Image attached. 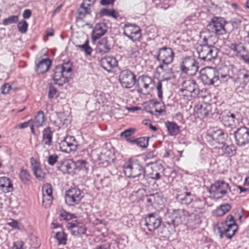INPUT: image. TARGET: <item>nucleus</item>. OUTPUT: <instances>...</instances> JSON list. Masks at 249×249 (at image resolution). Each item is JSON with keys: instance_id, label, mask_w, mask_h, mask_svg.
I'll return each instance as SVG.
<instances>
[{"instance_id": "f257e3e1", "label": "nucleus", "mask_w": 249, "mask_h": 249, "mask_svg": "<svg viewBox=\"0 0 249 249\" xmlns=\"http://www.w3.org/2000/svg\"><path fill=\"white\" fill-rule=\"evenodd\" d=\"M211 37H204L203 43L198 46L196 51L198 57L205 62H213L217 57L219 49L211 42Z\"/></svg>"}, {"instance_id": "f03ea898", "label": "nucleus", "mask_w": 249, "mask_h": 249, "mask_svg": "<svg viewBox=\"0 0 249 249\" xmlns=\"http://www.w3.org/2000/svg\"><path fill=\"white\" fill-rule=\"evenodd\" d=\"M123 168L124 173L128 178H135L141 175L145 176V169L136 159H130L124 163Z\"/></svg>"}, {"instance_id": "7ed1b4c3", "label": "nucleus", "mask_w": 249, "mask_h": 249, "mask_svg": "<svg viewBox=\"0 0 249 249\" xmlns=\"http://www.w3.org/2000/svg\"><path fill=\"white\" fill-rule=\"evenodd\" d=\"M72 71L71 63L67 62L62 65L56 66L53 70V80L56 85L62 86L69 82L68 74Z\"/></svg>"}, {"instance_id": "20e7f679", "label": "nucleus", "mask_w": 249, "mask_h": 249, "mask_svg": "<svg viewBox=\"0 0 249 249\" xmlns=\"http://www.w3.org/2000/svg\"><path fill=\"white\" fill-rule=\"evenodd\" d=\"M199 79L204 85L210 86L219 84L218 71L212 67H205L199 71Z\"/></svg>"}, {"instance_id": "39448f33", "label": "nucleus", "mask_w": 249, "mask_h": 249, "mask_svg": "<svg viewBox=\"0 0 249 249\" xmlns=\"http://www.w3.org/2000/svg\"><path fill=\"white\" fill-rule=\"evenodd\" d=\"M175 53L172 48L163 47L159 48L154 58L159 63L158 68L163 70L164 66L171 64L174 57Z\"/></svg>"}, {"instance_id": "423d86ee", "label": "nucleus", "mask_w": 249, "mask_h": 249, "mask_svg": "<svg viewBox=\"0 0 249 249\" xmlns=\"http://www.w3.org/2000/svg\"><path fill=\"white\" fill-rule=\"evenodd\" d=\"M198 68L199 63L193 56L184 57L180 64L181 72L190 76L195 75Z\"/></svg>"}, {"instance_id": "0eeeda50", "label": "nucleus", "mask_w": 249, "mask_h": 249, "mask_svg": "<svg viewBox=\"0 0 249 249\" xmlns=\"http://www.w3.org/2000/svg\"><path fill=\"white\" fill-rule=\"evenodd\" d=\"M229 23L221 17H214L212 18L210 26L216 35L222 36L229 32L228 25Z\"/></svg>"}, {"instance_id": "6e6552de", "label": "nucleus", "mask_w": 249, "mask_h": 249, "mask_svg": "<svg viewBox=\"0 0 249 249\" xmlns=\"http://www.w3.org/2000/svg\"><path fill=\"white\" fill-rule=\"evenodd\" d=\"M188 215V212L184 209H174L171 213H168L166 215L170 219L167 220L165 223L168 226L175 227L184 222Z\"/></svg>"}, {"instance_id": "1a4fd4ad", "label": "nucleus", "mask_w": 249, "mask_h": 249, "mask_svg": "<svg viewBox=\"0 0 249 249\" xmlns=\"http://www.w3.org/2000/svg\"><path fill=\"white\" fill-rule=\"evenodd\" d=\"M136 77L134 72L129 69H125L120 72L119 80L122 87L130 89L137 83Z\"/></svg>"}, {"instance_id": "9d476101", "label": "nucleus", "mask_w": 249, "mask_h": 249, "mask_svg": "<svg viewBox=\"0 0 249 249\" xmlns=\"http://www.w3.org/2000/svg\"><path fill=\"white\" fill-rule=\"evenodd\" d=\"M180 91L183 96L187 98L189 97L195 98L199 93L198 85L193 80L184 81L181 84Z\"/></svg>"}, {"instance_id": "9b49d317", "label": "nucleus", "mask_w": 249, "mask_h": 249, "mask_svg": "<svg viewBox=\"0 0 249 249\" xmlns=\"http://www.w3.org/2000/svg\"><path fill=\"white\" fill-rule=\"evenodd\" d=\"M235 144L239 147L249 144V128L246 126L238 128L233 133Z\"/></svg>"}, {"instance_id": "f8f14e48", "label": "nucleus", "mask_w": 249, "mask_h": 249, "mask_svg": "<svg viewBox=\"0 0 249 249\" xmlns=\"http://www.w3.org/2000/svg\"><path fill=\"white\" fill-rule=\"evenodd\" d=\"M228 192H231L229 183L224 180H217L211 185L209 190V193L218 197H222L228 194Z\"/></svg>"}, {"instance_id": "ddd939ff", "label": "nucleus", "mask_w": 249, "mask_h": 249, "mask_svg": "<svg viewBox=\"0 0 249 249\" xmlns=\"http://www.w3.org/2000/svg\"><path fill=\"white\" fill-rule=\"evenodd\" d=\"M154 80L146 75H142L139 76L136 87L139 93H142L143 90L145 93H149L154 88Z\"/></svg>"}, {"instance_id": "4468645a", "label": "nucleus", "mask_w": 249, "mask_h": 249, "mask_svg": "<svg viewBox=\"0 0 249 249\" xmlns=\"http://www.w3.org/2000/svg\"><path fill=\"white\" fill-rule=\"evenodd\" d=\"M83 196L81 190L76 187H71L66 192L65 202L69 206H74L79 204Z\"/></svg>"}, {"instance_id": "2eb2a0df", "label": "nucleus", "mask_w": 249, "mask_h": 249, "mask_svg": "<svg viewBox=\"0 0 249 249\" xmlns=\"http://www.w3.org/2000/svg\"><path fill=\"white\" fill-rule=\"evenodd\" d=\"M242 120L241 113L238 111H229L222 116V123L227 127L235 126Z\"/></svg>"}, {"instance_id": "dca6fc26", "label": "nucleus", "mask_w": 249, "mask_h": 249, "mask_svg": "<svg viewBox=\"0 0 249 249\" xmlns=\"http://www.w3.org/2000/svg\"><path fill=\"white\" fill-rule=\"evenodd\" d=\"M77 142L75 137L71 136H67L59 143L60 150L67 153L75 151L77 150Z\"/></svg>"}, {"instance_id": "f3484780", "label": "nucleus", "mask_w": 249, "mask_h": 249, "mask_svg": "<svg viewBox=\"0 0 249 249\" xmlns=\"http://www.w3.org/2000/svg\"><path fill=\"white\" fill-rule=\"evenodd\" d=\"M124 35L133 41H137L141 37V30L133 24H126L124 26Z\"/></svg>"}, {"instance_id": "a211bd4d", "label": "nucleus", "mask_w": 249, "mask_h": 249, "mask_svg": "<svg viewBox=\"0 0 249 249\" xmlns=\"http://www.w3.org/2000/svg\"><path fill=\"white\" fill-rule=\"evenodd\" d=\"M144 225L149 231H154L158 229L161 225V218L156 213H151L148 214L144 218Z\"/></svg>"}, {"instance_id": "6ab92c4d", "label": "nucleus", "mask_w": 249, "mask_h": 249, "mask_svg": "<svg viewBox=\"0 0 249 249\" xmlns=\"http://www.w3.org/2000/svg\"><path fill=\"white\" fill-rule=\"evenodd\" d=\"M226 137L227 135L221 129L213 130L206 136L207 141L212 145L214 144V142L222 145L224 144L225 143V141Z\"/></svg>"}, {"instance_id": "aec40b11", "label": "nucleus", "mask_w": 249, "mask_h": 249, "mask_svg": "<svg viewBox=\"0 0 249 249\" xmlns=\"http://www.w3.org/2000/svg\"><path fill=\"white\" fill-rule=\"evenodd\" d=\"M225 226H226L225 229V236L228 238L231 239L238 230V225L232 215L229 214L227 216Z\"/></svg>"}, {"instance_id": "412c9836", "label": "nucleus", "mask_w": 249, "mask_h": 249, "mask_svg": "<svg viewBox=\"0 0 249 249\" xmlns=\"http://www.w3.org/2000/svg\"><path fill=\"white\" fill-rule=\"evenodd\" d=\"M57 118L54 123L59 128L67 127L71 124L72 117L69 113L60 112L57 113Z\"/></svg>"}, {"instance_id": "4be33fe9", "label": "nucleus", "mask_w": 249, "mask_h": 249, "mask_svg": "<svg viewBox=\"0 0 249 249\" xmlns=\"http://www.w3.org/2000/svg\"><path fill=\"white\" fill-rule=\"evenodd\" d=\"M195 111L200 118H204L212 114V107L210 104L202 102L198 104L195 108Z\"/></svg>"}, {"instance_id": "5701e85b", "label": "nucleus", "mask_w": 249, "mask_h": 249, "mask_svg": "<svg viewBox=\"0 0 249 249\" xmlns=\"http://www.w3.org/2000/svg\"><path fill=\"white\" fill-rule=\"evenodd\" d=\"M52 65V61L49 58L36 60V71L38 74H43L46 72Z\"/></svg>"}, {"instance_id": "b1692460", "label": "nucleus", "mask_w": 249, "mask_h": 249, "mask_svg": "<svg viewBox=\"0 0 249 249\" xmlns=\"http://www.w3.org/2000/svg\"><path fill=\"white\" fill-rule=\"evenodd\" d=\"M69 228L71 230V234L73 235L77 236L86 233L87 229L83 223L76 220L69 223Z\"/></svg>"}, {"instance_id": "393cba45", "label": "nucleus", "mask_w": 249, "mask_h": 249, "mask_svg": "<svg viewBox=\"0 0 249 249\" xmlns=\"http://www.w3.org/2000/svg\"><path fill=\"white\" fill-rule=\"evenodd\" d=\"M107 32V26L104 23L96 24L91 33V39L95 41Z\"/></svg>"}, {"instance_id": "a878e982", "label": "nucleus", "mask_w": 249, "mask_h": 249, "mask_svg": "<svg viewBox=\"0 0 249 249\" xmlns=\"http://www.w3.org/2000/svg\"><path fill=\"white\" fill-rule=\"evenodd\" d=\"M100 64L102 67L108 72L118 66V61L113 56H107L101 59Z\"/></svg>"}, {"instance_id": "bb28decb", "label": "nucleus", "mask_w": 249, "mask_h": 249, "mask_svg": "<svg viewBox=\"0 0 249 249\" xmlns=\"http://www.w3.org/2000/svg\"><path fill=\"white\" fill-rule=\"evenodd\" d=\"M185 190H187L186 188ZM176 197L177 201L181 204L189 205L194 200L195 195L192 194L191 192L183 191L177 195Z\"/></svg>"}, {"instance_id": "cd10ccee", "label": "nucleus", "mask_w": 249, "mask_h": 249, "mask_svg": "<svg viewBox=\"0 0 249 249\" xmlns=\"http://www.w3.org/2000/svg\"><path fill=\"white\" fill-rule=\"evenodd\" d=\"M152 165L151 170L152 171L150 173V177L151 179L155 180H159L160 179L162 175L163 174V171L164 169L163 166L161 164L157 163L150 162L147 163V165Z\"/></svg>"}, {"instance_id": "c85d7f7f", "label": "nucleus", "mask_w": 249, "mask_h": 249, "mask_svg": "<svg viewBox=\"0 0 249 249\" xmlns=\"http://www.w3.org/2000/svg\"><path fill=\"white\" fill-rule=\"evenodd\" d=\"M202 215L198 214L197 213H188L187 220V226L192 229H196L201 223V217Z\"/></svg>"}, {"instance_id": "c756f323", "label": "nucleus", "mask_w": 249, "mask_h": 249, "mask_svg": "<svg viewBox=\"0 0 249 249\" xmlns=\"http://www.w3.org/2000/svg\"><path fill=\"white\" fill-rule=\"evenodd\" d=\"M113 155L110 150L104 149L98 156L99 164L107 166L113 160Z\"/></svg>"}, {"instance_id": "7c9ffc66", "label": "nucleus", "mask_w": 249, "mask_h": 249, "mask_svg": "<svg viewBox=\"0 0 249 249\" xmlns=\"http://www.w3.org/2000/svg\"><path fill=\"white\" fill-rule=\"evenodd\" d=\"M57 170L63 174H70L75 169V162L71 160H65L57 166Z\"/></svg>"}, {"instance_id": "2f4dec72", "label": "nucleus", "mask_w": 249, "mask_h": 249, "mask_svg": "<svg viewBox=\"0 0 249 249\" xmlns=\"http://www.w3.org/2000/svg\"><path fill=\"white\" fill-rule=\"evenodd\" d=\"M111 47L107 37H103L99 40L97 44L96 51L101 54L108 53Z\"/></svg>"}, {"instance_id": "473e14b6", "label": "nucleus", "mask_w": 249, "mask_h": 249, "mask_svg": "<svg viewBox=\"0 0 249 249\" xmlns=\"http://www.w3.org/2000/svg\"><path fill=\"white\" fill-rule=\"evenodd\" d=\"M149 138L147 137H140L137 139L127 138L126 142L132 144H136L142 148H146L148 145Z\"/></svg>"}, {"instance_id": "72a5a7b5", "label": "nucleus", "mask_w": 249, "mask_h": 249, "mask_svg": "<svg viewBox=\"0 0 249 249\" xmlns=\"http://www.w3.org/2000/svg\"><path fill=\"white\" fill-rule=\"evenodd\" d=\"M53 131L50 127L48 126L42 131V142L44 144L51 146L53 143Z\"/></svg>"}, {"instance_id": "f704fd0d", "label": "nucleus", "mask_w": 249, "mask_h": 249, "mask_svg": "<svg viewBox=\"0 0 249 249\" xmlns=\"http://www.w3.org/2000/svg\"><path fill=\"white\" fill-rule=\"evenodd\" d=\"M30 120L32 121V123L34 124L36 127H42L45 120L44 112L42 110L38 111L34 118Z\"/></svg>"}, {"instance_id": "c9c22d12", "label": "nucleus", "mask_w": 249, "mask_h": 249, "mask_svg": "<svg viewBox=\"0 0 249 249\" xmlns=\"http://www.w3.org/2000/svg\"><path fill=\"white\" fill-rule=\"evenodd\" d=\"M221 148L223 154L228 157H231L234 156L236 154V146L232 143L228 145L225 143L222 145Z\"/></svg>"}, {"instance_id": "e433bc0d", "label": "nucleus", "mask_w": 249, "mask_h": 249, "mask_svg": "<svg viewBox=\"0 0 249 249\" xmlns=\"http://www.w3.org/2000/svg\"><path fill=\"white\" fill-rule=\"evenodd\" d=\"M165 125L169 135L171 136H176L179 133V127L176 123L167 121L165 123Z\"/></svg>"}, {"instance_id": "4c0bfd02", "label": "nucleus", "mask_w": 249, "mask_h": 249, "mask_svg": "<svg viewBox=\"0 0 249 249\" xmlns=\"http://www.w3.org/2000/svg\"><path fill=\"white\" fill-rule=\"evenodd\" d=\"M91 12L90 7L82 3L77 11V16L76 18L77 19H82L85 18L86 15L90 14Z\"/></svg>"}, {"instance_id": "58836bf2", "label": "nucleus", "mask_w": 249, "mask_h": 249, "mask_svg": "<svg viewBox=\"0 0 249 249\" xmlns=\"http://www.w3.org/2000/svg\"><path fill=\"white\" fill-rule=\"evenodd\" d=\"M165 107L162 103L155 102L152 105L150 112L155 115H159L164 111Z\"/></svg>"}, {"instance_id": "ea45409f", "label": "nucleus", "mask_w": 249, "mask_h": 249, "mask_svg": "<svg viewBox=\"0 0 249 249\" xmlns=\"http://www.w3.org/2000/svg\"><path fill=\"white\" fill-rule=\"evenodd\" d=\"M0 187L6 188L7 192H11L13 190V184L10 179L7 177H2L0 178Z\"/></svg>"}, {"instance_id": "a19ab883", "label": "nucleus", "mask_w": 249, "mask_h": 249, "mask_svg": "<svg viewBox=\"0 0 249 249\" xmlns=\"http://www.w3.org/2000/svg\"><path fill=\"white\" fill-rule=\"evenodd\" d=\"M19 177L22 182L25 184H29L31 181V176L28 170L21 169L19 174Z\"/></svg>"}, {"instance_id": "79ce46f5", "label": "nucleus", "mask_w": 249, "mask_h": 249, "mask_svg": "<svg viewBox=\"0 0 249 249\" xmlns=\"http://www.w3.org/2000/svg\"><path fill=\"white\" fill-rule=\"evenodd\" d=\"M100 15L101 17H111L115 19L119 16V14L114 9L109 10L107 8L102 9L100 12Z\"/></svg>"}, {"instance_id": "37998d69", "label": "nucleus", "mask_w": 249, "mask_h": 249, "mask_svg": "<svg viewBox=\"0 0 249 249\" xmlns=\"http://www.w3.org/2000/svg\"><path fill=\"white\" fill-rule=\"evenodd\" d=\"M231 209V206L229 204L221 205L215 210L214 214L216 216H222L229 212Z\"/></svg>"}, {"instance_id": "c03bdc74", "label": "nucleus", "mask_w": 249, "mask_h": 249, "mask_svg": "<svg viewBox=\"0 0 249 249\" xmlns=\"http://www.w3.org/2000/svg\"><path fill=\"white\" fill-rule=\"evenodd\" d=\"M193 213H197L202 215L205 212L203 202L201 201L195 202L193 205Z\"/></svg>"}, {"instance_id": "a18cd8bd", "label": "nucleus", "mask_w": 249, "mask_h": 249, "mask_svg": "<svg viewBox=\"0 0 249 249\" xmlns=\"http://www.w3.org/2000/svg\"><path fill=\"white\" fill-rule=\"evenodd\" d=\"M77 47L84 51L88 55H90L93 51L92 49L89 46V41L88 40H86L83 45H77Z\"/></svg>"}, {"instance_id": "49530a36", "label": "nucleus", "mask_w": 249, "mask_h": 249, "mask_svg": "<svg viewBox=\"0 0 249 249\" xmlns=\"http://www.w3.org/2000/svg\"><path fill=\"white\" fill-rule=\"evenodd\" d=\"M75 168L87 171L89 169V163L85 160H78L75 162Z\"/></svg>"}, {"instance_id": "de8ad7c7", "label": "nucleus", "mask_w": 249, "mask_h": 249, "mask_svg": "<svg viewBox=\"0 0 249 249\" xmlns=\"http://www.w3.org/2000/svg\"><path fill=\"white\" fill-rule=\"evenodd\" d=\"M230 48L234 52L239 53L242 52H246V48L245 46L240 44L231 43L230 46Z\"/></svg>"}, {"instance_id": "09e8293b", "label": "nucleus", "mask_w": 249, "mask_h": 249, "mask_svg": "<svg viewBox=\"0 0 249 249\" xmlns=\"http://www.w3.org/2000/svg\"><path fill=\"white\" fill-rule=\"evenodd\" d=\"M59 96L58 90L52 84L48 88V97L50 99L55 98Z\"/></svg>"}, {"instance_id": "8fccbe9b", "label": "nucleus", "mask_w": 249, "mask_h": 249, "mask_svg": "<svg viewBox=\"0 0 249 249\" xmlns=\"http://www.w3.org/2000/svg\"><path fill=\"white\" fill-rule=\"evenodd\" d=\"M18 20V16H11L3 19L2 24L4 26H7L9 24L16 23Z\"/></svg>"}, {"instance_id": "3c124183", "label": "nucleus", "mask_w": 249, "mask_h": 249, "mask_svg": "<svg viewBox=\"0 0 249 249\" xmlns=\"http://www.w3.org/2000/svg\"><path fill=\"white\" fill-rule=\"evenodd\" d=\"M53 199V196L43 195L42 200V205L45 208L49 207L52 203Z\"/></svg>"}, {"instance_id": "603ef678", "label": "nucleus", "mask_w": 249, "mask_h": 249, "mask_svg": "<svg viewBox=\"0 0 249 249\" xmlns=\"http://www.w3.org/2000/svg\"><path fill=\"white\" fill-rule=\"evenodd\" d=\"M55 237L59 244L65 245L67 241V235L64 232H57L55 233Z\"/></svg>"}, {"instance_id": "864d4df0", "label": "nucleus", "mask_w": 249, "mask_h": 249, "mask_svg": "<svg viewBox=\"0 0 249 249\" xmlns=\"http://www.w3.org/2000/svg\"><path fill=\"white\" fill-rule=\"evenodd\" d=\"M17 26L18 31L21 34H24L27 31L28 24L25 20H22L18 23Z\"/></svg>"}, {"instance_id": "5fc2aeb1", "label": "nucleus", "mask_w": 249, "mask_h": 249, "mask_svg": "<svg viewBox=\"0 0 249 249\" xmlns=\"http://www.w3.org/2000/svg\"><path fill=\"white\" fill-rule=\"evenodd\" d=\"M60 217L61 220H70L74 217L73 214L70 213L62 210L60 212Z\"/></svg>"}, {"instance_id": "6e6d98bb", "label": "nucleus", "mask_w": 249, "mask_h": 249, "mask_svg": "<svg viewBox=\"0 0 249 249\" xmlns=\"http://www.w3.org/2000/svg\"><path fill=\"white\" fill-rule=\"evenodd\" d=\"M135 132L136 129L134 128H130L122 132L120 136L122 137H124L126 140L127 138H130L129 137L133 135Z\"/></svg>"}, {"instance_id": "4d7b16f0", "label": "nucleus", "mask_w": 249, "mask_h": 249, "mask_svg": "<svg viewBox=\"0 0 249 249\" xmlns=\"http://www.w3.org/2000/svg\"><path fill=\"white\" fill-rule=\"evenodd\" d=\"M30 161L31 163V167L33 172L34 171H36L41 167L40 162L34 158L31 157L30 159Z\"/></svg>"}, {"instance_id": "13d9d810", "label": "nucleus", "mask_w": 249, "mask_h": 249, "mask_svg": "<svg viewBox=\"0 0 249 249\" xmlns=\"http://www.w3.org/2000/svg\"><path fill=\"white\" fill-rule=\"evenodd\" d=\"M42 195L52 196V188L50 184L47 183L44 185L42 188Z\"/></svg>"}, {"instance_id": "bf43d9fd", "label": "nucleus", "mask_w": 249, "mask_h": 249, "mask_svg": "<svg viewBox=\"0 0 249 249\" xmlns=\"http://www.w3.org/2000/svg\"><path fill=\"white\" fill-rule=\"evenodd\" d=\"M33 173L36 178L38 180H42L45 177L46 174L43 171L41 167L36 170V171H34Z\"/></svg>"}, {"instance_id": "052dcab7", "label": "nucleus", "mask_w": 249, "mask_h": 249, "mask_svg": "<svg viewBox=\"0 0 249 249\" xmlns=\"http://www.w3.org/2000/svg\"><path fill=\"white\" fill-rule=\"evenodd\" d=\"M156 89L157 90L158 97L160 99L162 98V84L161 81H158L156 86Z\"/></svg>"}, {"instance_id": "680f3d73", "label": "nucleus", "mask_w": 249, "mask_h": 249, "mask_svg": "<svg viewBox=\"0 0 249 249\" xmlns=\"http://www.w3.org/2000/svg\"><path fill=\"white\" fill-rule=\"evenodd\" d=\"M7 224L14 229L19 230L20 229L19 224L18 221L11 219L7 222Z\"/></svg>"}, {"instance_id": "e2e57ef3", "label": "nucleus", "mask_w": 249, "mask_h": 249, "mask_svg": "<svg viewBox=\"0 0 249 249\" xmlns=\"http://www.w3.org/2000/svg\"><path fill=\"white\" fill-rule=\"evenodd\" d=\"M58 159V156L56 154L50 155L48 157V162L50 165H53L57 161Z\"/></svg>"}, {"instance_id": "0e129e2a", "label": "nucleus", "mask_w": 249, "mask_h": 249, "mask_svg": "<svg viewBox=\"0 0 249 249\" xmlns=\"http://www.w3.org/2000/svg\"><path fill=\"white\" fill-rule=\"evenodd\" d=\"M174 76L173 72H172L171 69H167L165 73L163 74V78L164 80H169L171 79Z\"/></svg>"}, {"instance_id": "69168bd1", "label": "nucleus", "mask_w": 249, "mask_h": 249, "mask_svg": "<svg viewBox=\"0 0 249 249\" xmlns=\"http://www.w3.org/2000/svg\"><path fill=\"white\" fill-rule=\"evenodd\" d=\"M150 197H151L152 202L153 204H159V200L160 199V196L158 193H155L153 194L149 195Z\"/></svg>"}, {"instance_id": "338daca9", "label": "nucleus", "mask_w": 249, "mask_h": 249, "mask_svg": "<svg viewBox=\"0 0 249 249\" xmlns=\"http://www.w3.org/2000/svg\"><path fill=\"white\" fill-rule=\"evenodd\" d=\"M11 88V85L9 83H5L0 88L1 93L3 94H8Z\"/></svg>"}, {"instance_id": "774afa93", "label": "nucleus", "mask_w": 249, "mask_h": 249, "mask_svg": "<svg viewBox=\"0 0 249 249\" xmlns=\"http://www.w3.org/2000/svg\"><path fill=\"white\" fill-rule=\"evenodd\" d=\"M24 243L21 241H17L14 242L12 247L13 249H25L24 248Z\"/></svg>"}]
</instances>
